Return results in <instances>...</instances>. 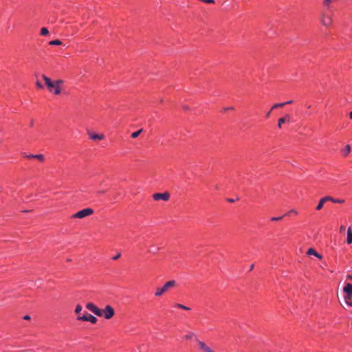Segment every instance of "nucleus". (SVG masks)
<instances>
[{
  "label": "nucleus",
  "instance_id": "obj_1",
  "mask_svg": "<svg viewBox=\"0 0 352 352\" xmlns=\"http://www.w3.org/2000/svg\"><path fill=\"white\" fill-rule=\"evenodd\" d=\"M43 79L44 80L45 85L50 92H54V94L58 95L60 94V85L63 83L62 80H57L54 82L52 81V80L45 75L42 76Z\"/></svg>",
  "mask_w": 352,
  "mask_h": 352
},
{
  "label": "nucleus",
  "instance_id": "obj_2",
  "mask_svg": "<svg viewBox=\"0 0 352 352\" xmlns=\"http://www.w3.org/2000/svg\"><path fill=\"white\" fill-rule=\"evenodd\" d=\"M94 213V210L91 208H87L82 209L74 214L71 217L72 219H82L87 216L91 215Z\"/></svg>",
  "mask_w": 352,
  "mask_h": 352
},
{
  "label": "nucleus",
  "instance_id": "obj_3",
  "mask_svg": "<svg viewBox=\"0 0 352 352\" xmlns=\"http://www.w3.org/2000/svg\"><path fill=\"white\" fill-rule=\"evenodd\" d=\"M77 320L80 321H87L90 322L91 324H96L98 321V319L96 316L88 314L86 312L82 316L78 315L76 318Z\"/></svg>",
  "mask_w": 352,
  "mask_h": 352
},
{
  "label": "nucleus",
  "instance_id": "obj_4",
  "mask_svg": "<svg viewBox=\"0 0 352 352\" xmlns=\"http://www.w3.org/2000/svg\"><path fill=\"white\" fill-rule=\"evenodd\" d=\"M320 22L324 26H330L332 23V14L331 12H322L321 14Z\"/></svg>",
  "mask_w": 352,
  "mask_h": 352
},
{
  "label": "nucleus",
  "instance_id": "obj_5",
  "mask_svg": "<svg viewBox=\"0 0 352 352\" xmlns=\"http://www.w3.org/2000/svg\"><path fill=\"white\" fill-rule=\"evenodd\" d=\"M102 316L107 319H111L115 315L114 309L110 306L107 305L104 309H102Z\"/></svg>",
  "mask_w": 352,
  "mask_h": 352
},
{
  "label": "nucleus",
  "instance_id": "obj_6",
  "mask_svg": "<svg viewBox=\"0 0 352 352\" xmlns=\"http://www.w3.org/2000/svg\"><path fill=\"white\" fill-rule=\"evenodd\" d=\"M86 308L90 311L96 314L98 317L102 316V309H99L96 305L92 302H88L86 305Z\"/></svg>",
  "mask_w": 352,
  "mask_h": 352
},
{
  "label": "nucleus",
  "instance_id": "obj_7",
  "mask_svg": "<svg viewBox=\"0 0 352 352\" xmlns=\"http://www.w3.org/2000/svg\"><path fill=\"white\" fill-rule=\"evenodd\" d=\"M153 198L155 201H158V200L168 201L170 198V194L167 192H165L163 193H155L153 195Z\"/></svg>",
  "mask_w": 352,
  "mask_h": 352
},
{
  "label": "nucleus",
  "instance_id": "obj_8",
  "mask_svg": "<svg viewBox=\"0 0 352 352\" xmlns=\"http://www.w3.org/2000/svg\"><path fill=\"white\" fill-rule=\"evenodd\" d=\"M197 343L199 344V349L203 352H214L212 349L208 346L204 342L197 340Z\"/></svg>",
  "mask_w": 352,
  "mask_h": 352
},
{
  "label": "nucleus",
  "instance_id": "obj_9",
  "mask_svg": "<svg viewBox=\"0 0 352 352\" xmlns=\"http://www.w3.org/2000/svg\"><path fill=\"white\" fill-rule=\"evenodd\" d=\"M289 121H290V116L289 114H286L283 118H279L278 120V128L280 129L282 127L283 124L286 123V122H289Z\"/></svg>",
  "mask_w": 352,
  "mask_h": 352
},
{
  "label": "nucleus",
  "instance_id": "obj_10",
  "mask_svg": "<svg viewBox=\"0 0 352 352\" xmlns=\"http://www.w3.org/2000/svg\"><path fill=\"white\" fill-rule=\"evenodd\" d=\"M176 285V281L174 280L166 282L163 286L164 291L166 292L168 289L174 287Z\"/></svg>",
  "mask_w": 352,
  "mask_h": 352
},
{
  "label": "nucleus",
  "instance_id": "obj_11",
  "mask_svg": "<svg viewBox=\"0 0 352 352\" xmlns=\"http://www.w3.org/2000/svg\"><path fill=\"white\" fill-rule=\"evenodd\" d=\"M343 291L344 294H348V296L352 295V284L349 283H346L343 288Z\"/></svg>",
  "mask_w": 352,
  "mask_h": 352
},
{
  "label": "nucleus",
  "instance_id": "obj_12",
  "mask_svg": "<svg viewBox=\"0 0 352 352\" xmlns=\"http://www.w3.org/2000/svg\"><path fill=\"white\" fill-rule=\"evenodd\" d=\"M307 254L308 255H314L319 259H322V255L320 254L319 253H318L314 248L308 249Z\"/></svg>",
  "mask_w": 352,
  "mask_h": 352
},
{
  "label": "nucleus",
  "instance_id": "obj_13",
  "mask_svg": "<svg viewBox=\"0 0 352 352\" xmlns=\"http://www.w3.org/2000/svg\"><path fill=\"white\" fill-rule=\"evenodd\" d=\"M26 157L28 158L37 159L40 162H43L44 160V155L43 154H36V155L30 154V155H26Z\"/></svg>",
  "mask_w": 352,
  "mask_h": 352
},
{
  "label": "nucleus",
  "instance_id": "obj_14",
  "mask_svg": "<svg viewBox=\"0 0 352 352\" xmlns=\"http://www.w3.org/2000/svg\"><path fill=\"white\" fill-rule=\"evenodd\" d=\"M345 303L350 307H352V295H349L348 294H345L344 296Z\"/></svg>",
  "mask_w": 352,
  "mask_h": 352
},
{
  "label": "nucleus",
  "instance_id": "obj_15",
  "mask_svg": "<svg viewBox=\"0 0 352 352\" xmlns=\"http://www.w3.org/2000/svg\"><path fill=\"white\" fill-rule=\"evenodd\" d=\"M350 151H351L350 145L347 144L341 150L340 152H341V154L345 157L349 154Z\"/></svg>",
  "mask_w": 352,
  "mask_h": 352
},
{
  "label": "nucleus",
  "instance_id": "obj_16",
  "mask_svg": "<svg viewBox=\"0 0 352 352\" xmlns=\"http://www.w3.org/2000/svg\"><path fill=\"white\" fill-rule=\"evenodd\" d=\"M90 138L93 140H101L104 138V135L102 134L93 133L90 135Z\"/></svg>",
  "mask_w": 352,
  "mask_h": 352
},
{
  "label": "nucleus",
  "instance_id": "obj_17",
  "mask_svg": "<svg viewBox=\"0 0 352 352\" xmlns=\"http://www.w3.org/2000/svg\"><path fill=\"white\" fill-rule=\"evenodd\" d=\"M346 243L350 244L352 243V231L350 228L347 230Z\"/></svg>",
  "mask_w": 352,
  "mask_h": 352
},
{
  "label": "nucleus",
  "instance_id": "obj_18",
  "mask_svg": "<svg viewBox=\"0 0 352 352\" xmlns=\"http://www.w3.org/2000/svg\"><path fill=\"white\" fill-rule=\"evenodd\" d=\"M165 292L164 291L163 287H157L155 292V296L157 297L161 296Z\"/></svg>",
  "mask_w": 352,
  "mask_h": 352
},
{
  "label": "nucleus",
  "instance_id": "obj_19",
  "mask_svg": "<svg viewBox=\"0 0 352 352\" xmlns=\"http://www.w3.org/2000/svg\"><path fill=\"white\" fill-rule=\"evenodd\" d=\"M325 203L324 199L321 198L316 208V210H320L322 208L324 204Z\"/></svg>",
  "mask_w": 352,
  "mask_h": 352
},
{
  "label": "nucleus",
  "instance_id": "obj_20",
  "mask_svg": "<svg viewBox=\"0 0 352 352\" xmlns=\"http://www.w3.org/2000/svg\"><path fill=\"white\" fill-rule=\"evenodd\" d=\"M49 44L51 45H60L62 44V41L58 39L52 40L49 42Z\"/></svg>",
  "mask_w": 352,
  "mask_h": 352
},
{
  "label": "nucleus",
  "instance_id": "obj_21",
  "mask_svg": "<svg viewBox=\"0 0 352 352\" xmlns=\"http://www.w3.org/2000/svg\"><path fill=\"white\" fill-rule=\"evenodd\" d=\"M175 307L177 308L182 309L184 310H186V311L190 310V307H186V306H185L182 304H179V303L175 304Z\"/></svg>",
  "mask_w": 352,
  "mask_h": 352
},
{
  "label": "nucleus",
  "instance_id": "obj_22",
  "mask_svg": "<svg viewBox=\"0 0 352 352\" xmlns=\"http://www.w3.org/2000/svg\"><path fill=\"white\" fill-rule=\"evenodd\" d=\"M285 106V104H283V102H280V103H276V104H274L272 108H271V111L276 109V108H279V107H283Z\"/></svg>",
  "mask_w": 352,
  "mask_h": 352
},
{
  "label": "nucleus",
  "instance_id": "obj_23",
  "mask_svg": "<svg viewBox=\"0 0 352 352\" xmlns=\"http://www.w3.org/2000/svg\"><path fill=\"white\" fill-rule=\"evenodd\" d=\"M142 129H140L137 131H135L133 132L132 134H131V138H136L139 136V135L142 133Z\"/></svg>",
  "mask_w": 352,
  "mask_h": 352
},
{
  "label": "nucleus",
  "instance_id": "obj_24",
  "mask_svg": "<svg viewBox=\"0 0 352 352\" xmlns=\"http://www.w3.org/2000/svg\"><path fill=\"white\" fill-rule=\"evenodd\" d=\"M195 337V334L192 332H190L189 333H188L187 335H186L184 336V338L186 340H190L192 339V338Z\"/></svg>",
  "mask_w": 352,
  "mask_h": 352
},
{
  "label": "nucleus",
  "instance_id": "obj_25",
  "mask_svg": "<svg viewBox=\"0 0 352 352\" xmlns=\"http://www.w3.org/2000/svg\"><path fill=\"white\" fill-rule=\"evenodd\" d=\"M336 0H324V4L325 6L327 7L328 9H329L330 8V4L333 2V1H336Z\"/></svg>",
  "mask_w": 352,
  "mask_h": 352
},
{
  "label": "nucleus",
  "instance_id": "obj_26",
  "mask_svg": "<svg viewBox=\"0 0 352 352\" xmlns=\"http://www.w3.org/2000/svg\"><path fill=\"white\" fill-rule=\"evenodd\" d=\"M49 33V31L47 30V28H42L41 30V34L42 36H46L47 34H48Z\"/></svg>",
  "mask_w": 352,
  "mask_h": 352
},
{
  "label": "nucleus",
  "instance_id": "obj_27",
  "mask_svg": "<svg viewBox=\"0 0 352 352\" xmlns=\"http://www.w3.org/2000/svg\"><path fill=\"white\" fill-rule=\"evenodd\" d=\"M82 306L80 305H77L75 308V313L80 315V311H82Z\"/></svg>",
  "mask_w": 352,
  "mask_h": 352
},
{
  "label": "nucleus",
  "instance_id": "obj_28",
  "mask_svg": "<svg viewBox=\"0 0 352 352\" xmlns=\"http://www.w3.org/2000/svg\"><path fill=\"white\" fill-rule=\"evenodd\" d=\"M322 198L324 199L325 202H327L328 201H331L333 202L334 201V198L332 197H330V196L324 197Z\"/></svg>",
  "mask_w": 352,
  "mask_h": 352
},
{
  "label": "nucleus",
  "instance_id": "obj_29",
  "mask_svg": "<svg viewBox=\"0 0 352 352\" xmlns=\"http://www.w3.org/2000/svg\"><path fill=\"white\" fill-rule=\"evenodd\" d=\"M283 216L276 217H272L271 221H280L283 219Z\"/></svg>",
  "mask_w": 352,
  "mask_h": 352
},
{
  "label": "nucleus",
  "instance_id": "obj_30",
  "mask_svg": "<svg viewBox=\"0 0 352 352\" xmlns=\"http://www.w3.org/2000/svg\"><path fill=\"white\" fill-rule=\"evenodd\" d=\"M234 109V107H224L222 109V111L223 112H226L227 111H229V110H233Z\"/></svg>",
  "mask_w": 352,
  "mask_h": 352
},
{
  "label": "nucleus",
  "instance_id": "obj_31",
  "mask_svg": "<svg viewBox=\"0 0 352 352\" xmlns=\"http://www.w3.org/2000/svg\"><path fill=\"white\" fill-rule=\"evenodd\" d=\"M343 202H344L343 199H334V201H333V203H338V204H342Z\"/></svg>",
  "mask_w": 352,
  "mask_h": 352
},
{
  "label": "nucleus",
  "instance_id": "obj_32",
  "mask_svg": "<svg viewBox=\"0 0 352 352\" xmlns=\"http://www.w3.org/2000/svg\"><path fill=\"white\" fill-rule=\"evenodd\" d=\"M36 84V86L38 88H40V89H43L44 88V86L39 81H37Z\"/></svg>",
  "mask_w": 352,
  "mask_h": 352
},
{
  "label": "nucleus",
  "instance_id": "obj_33",
  "mask_svg": "<svg viewBox=\"0 0 352 352\" xmlns=\"http://www.w3.org/2000/svg\"><path fill=\"white\" fill-rule=\"evenodd\" d=\"M120 256H121V254H120V253H118V254H116V256H114L113 257V260H117L118 258H119L120 257Z\"/></svg>",
  "mask_w": 352,
  "mask_h": 352
},
{
  "label": "nucleus",
  "instance_id": "obj_34",
  "mask_svg": "<svg viewBox=\"0 0 352 352\" xmlns=\"http://www.w3.org/2000/svg\"><path fill=\"white\" fill-rule=\"evenodd\" d=\"M292 213H294V214H297V212H296V210H290V211H289V212H288V213H287V214H286L285 215H287V214H292Z\"/></svg>",
  "mask_w": 352,
  "mask_h": 352
},
{
  "label": "nucleus",
  "instance_id": "obj_35",
  "mask_svg": "<svg viewBox=\"0 0 352 352\" xmlns=\"http://www.w3.org/2000/svg\"><path fill=\"white\" fill-rule=\"evenodd\" d=\"M292 103H293V100H288V101H286V102H283V104H285V105L290 104H292Z\"/></svg>",
  "mask_w": 352,
  "mask_h": 352
},
{
  "label": "nucleus",
  "instance_id": "obj_36",
  "mask_svg": "<svg viewBox=\"0 0 352 352\" xmlns=\"http://www.w3.org/2000/svg\"><path fill=\"white\" fill-rule=\"evenodd\" d=\"M23 319H25V320H30V316L29 315H25L23 317Z\"/></svg>",
  "mask_w": 352,
  "mask_h": 352
},
{
  "label": "nucleus",
  "instance_id": "obj_37",
  "mask_svg": "<svg viewBox=\"0 0 352 352\" xmlns=\"http://www.w3.org/2000/svg\"><path fill=\"white\" fill-rule=\"evenodd\" d=\"M271 112H272V111H271V109H270V110L267 113V114H266V118H269V117L270 116Z\"/></svg>",
  "mask_w": 352,
  "mask_h": 352
},
{
  "label": "nucleus",
  "instance_id": "obj_38",
  "mask_svg": "<svg viewBox=\"0 0 352 352\" xmlns=\"http://www.w3.org/2000/svg\"><path fill=\"white\" fill-rule=\"evenodd\" d=\"M349 118L352 119V111L349 113Z\"/></svg>",
  "mask_w": 352,
  "mask_h": 352
},
{
  "label": "nucleus",
  "instance_id": "obj_39",
  "mask_svg": "<svg viewBox=\"0 0 352 352\" xmlns=\"http://www.w3.org/2000/svg\"><path fill=\"white\" fill-rule=\"evenodd\" d=\"M33 124H34V121H33V120H32V121H31V122H30V125H31V126H33Z\"/></svg>",
  "mask_w": 352,
  "mask_h": 352
},
{
  "label": "nucleus",
  "instance_id": "obj_40",
  "mask_svg": "<svg viewBox=\"0 0 352 352\" xmlns=\"http://www.w3.org/2000/svg\"><path fill=\"white\" fill-rule=\"evenodd\" d=\"M348 278L352 280V276L349 275V276H348Z\"/></svg>",
  "mask_w": 352,
  "mask_h": 352
},
{
  "label": "nucleus",
  "instance_id": "obj_41",
  "mask_svg": "<svg viewBox=\"0 0 352 352\" xmlns=\"http://www.w3.org/2000/svg\"><path fill=\"white\" fill-rule=\"evenodd\" d=\"M254 267V265H252V266H250V270H252Z\"/></svg>",
  "mask_w": 352,
  "mask_h": 352
},
{
  "label": "nucleus",
  "instance_id": "obj_42",
  "mask_svg": "<svg viewBox=\"0 0 352 352\" xmlns=\"http://www.w3.org/2000/svg\"><path fill=\"white\" fill-rule=\"evenodd\" d=\"M229 201H230V202H233V201H234V200H233L232 199H229Z\"/></svg>",
  "mask_w": 352,
  "mask_h": 352
},
{
  "label": "nucleus",
  "instance_id": "obj_43",
  "mask_svg": "<svg viewBox=\"0 0 352 352\" xmlns=\"http://www.w3.org/2000/svg\"><path fill=\"white\" fill-rule=\"evenodd\" d=\"M340 230H344V227L341 226Z\"/></svg>",
  "mask_w": 352,
  "mask_h": 352
}]
</instances>
